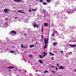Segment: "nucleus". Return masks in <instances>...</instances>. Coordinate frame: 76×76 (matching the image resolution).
<instances>
[{
	"label": "nucleus",
	"mask_w": 76,
	"mask_h": 76,
	"mask_svg": "<svg viewBox=\"0 0 76 76\" xmlns=\"http://www.w3.org/2000/svg\"><path fill=\"white\" fill-rule=\"evenodd\" d=\"M55 34H54V33H53V35H52V37H54V35Z\"/></svg>",
	"instance_id": "27"
},
{
	"label": "nucleus",
	"mask_w": 76,
	"mask_h": 76,
	"mask_svg": "<svg viewBox=\"0 0 76 76\" xmlns=\"http://www.w3.org/2000/svg\"><path fill=\"white\" fill-rule=\"evenodd\" d=\"M74 72H76V69L74 70Z\"/></svg>",
	"instance_id": "39"
},
{
	"label": "nucleus",
	"mask_w": 76,
	"mask_h": 76,
	"mask_svg": "<svg viewBox=\"0 0 76 76\" xmlns=\"http://www.w3.org/2000/svg\"><path fill=\"white\" fill-rule=\"evenodd\" d=\"M10 33H12V34H16V32L14 30H13L11 31Z\"/></svg>",
	"instance_id": "5"
},
{
	"label": "nucleus",
	"mask_w": 76,
	"mask_h": 76,
	"mask_svg": "<svg viewBox=\"0 0 76 76\" xmlns=\"http://www.w3.org/2000/svg\"><path fill=\"white\" fill-rule=\"evenodd\" d=\"M36 10H37V9H32V10L33 12H35V11H36Z\"/></svg>",
	"instance_id": "17"
},
{
	"label": "nucleus",
	"mask_w": 76,
	"mask_h": 76,
	"mask_svg": "<svg viewBox=\"0 0 76 76\" xmlns=\"http://www.w3.org/2000/svg\"><path fill=\"white\" fill-rule=\"evenodd\" d=\"M29 56L30 57H31V58H32V56L31 55H29Z\"/></svg>",
	"instance_id": "23"
},
{
	"label": "nucleus",
	"mask_w": 76,
	"mask_h": 76,
	"mask_svg": "<svg viewBox=\"0 0 76 76\" xmlns=\"http://www.w3.org/2000/svg\"><path fill=\"white\" fill-rule=\"evenodd\" d=\"M10 52L11 53H14V52H13V51H10Z\"/></svg>",
	"instance_id": "28"
},
{
	"label": "nucleus",
	"mask_w": 76,
	"mask_h": 76,
	"mask_svg": "<svg viewBox=\"0 0 76 76\" xmlns=\"http://www.w3.org/2000/svg\"><path fill=\"white\" fill-rule=\"evenodd\" d=\"M21 71V69H20V70H18L19 72H20V71Z\"/></svg>",
	"instance_id": "42"
},
{
	"label": "nucleus",
	"mask_w": 76,
	"mask_h": 76,
	"mask_svg": "<svg viewBox=\"0 0 76 76\" xmlns=\"http://www.w3.org/2000/svg\"><path fill=\"white\" fill-rule=\"evenodd\" d=\"M9 72H11V71L10 70V69H9Z\"/></svg>",
	"instance_id": "40"
},
{
	"label": "nucleus",
	"mask_w": 76,
	"mask_h": 76,
	"mask_svg": "<svg viewBox=\"0 0 76 76\" xmlns=\"http://www.w3.org/2000/svg\"><path fill=\"white\" fill-rule=\"evenodd\" d=\"M48 71L47 70H45L44 71V73H48Z\"/></svg>",
	"instance_id": "21"
},
{
	"label": "nucleus",
	"mask_w": 76,
	"mask_h": 76,
	"mask_svg": "<svg viewBox=\"0 0 76 76\" xmlns=\"http://www.w3.org/2000/svg\"><path fill=\"white\" fill-rule=\"evenodd\" d=\"M42 32H43V28H42Z\"/></svg>",
	"instance_id": "26"
},
{
	"label": "nucleus",
	"mask_w": 76,
	"mask_h": 76,
	"mask_svg": "<svg viewBox=\"0 0 76 76\" xmlns=\"http://www.w3.org/2000/svg\"><path fill=\"white\" fill-rule=\"evenodd\" d=\"M4 11L5 13H8V9L5 8L4 10Z\"/></svg>",
	"instance_id": "3"
},
{
	"label": "nucleus",
	"mask_w": 76,
	"mask_h": 76,
	"mask_svg": "<svg viewBox=\"0 0 76 76\" xmlns=\"http://www.w3.org/2000/svg\"><path fill=\"white\" fill-rule=\"evenodd\" d=\"M49 54H50V55H51V56H54V54H53L51 52H50Z\"/></svg>",
	"instance_id": "14"
},
{
	"label": "nucleus",
	"mask_w": 76,
	"mask_h": 76,
	"mask_svg": "<svg viewBox=\"0 0 76 76\" xmlns=\"http://www.w3.org/2000/svg\"><path fill=\"white\" fill-rule=\"evenodd\" d=\"M52 59V60H54V57H52L51 58Z\"/></svg>",
	"instance_id": "31"
},
{
	"label": "nucleus",
	"mask_w": 76,
	"mask_h": 76,
	"mask_svg": "<svg viewBox=\"0 0 76 76\" xmlns=\"http://www.w3.org/2000/svg\"><path fill=\"white\" fill-rule=\"evenodd\" d=\"M39 56L40 57V58H43V57H42L41 55H39Z\"/></svg>",
	"instance_id": "18"
},
{
	"label": "nucleus",
	"mask_w": 76,
	"mask_h": 76,
	"mask_svg": "<svg viewBox=\"0 0 76 76\" xmlns=\"http://www.w3.org/2000/svg\"><path fill=\"white\" fill-rule=\"evenodd\" d=\"M22 39H23V38L22 37Z\"/></svg>",
	"instance_id": "45"
},
{
	"label": "nucleus",
	"mask_w": 76,
	"mask_h": 76,
	"mask_svg": "<svg viewBox=\"0 0 76 76\" xmlns=\"http://www.w3.org/2000/svg\"><path fill=\"white\" fill-rule=\"evenodd\" d=\"M59 69L60 70H63L64 69V67L62 66H60L59 67Z\"/></svg>",
	"instance_id": "7"
},
{
	"label": "nucleus",
	"mask_w": 76,
	"mask_h": 76,
	"mask_svg": "<svg viewBox=\"0 0 76 76\" xmlns=\"http://www.w3.org/2000/svg\"><path fill=\"white\" fill-rule=\"evenodd\" d=\"M0 42H1V41L0 40Z\"/></svg>",
	"instance_id": "49"
},
{
	"label": "nucleus",
	"mask_w": 76,
	"mask_h": 76,
	"mask_svg": "<svg viewBox=\"0 0 76 76\" xmlns=\"http://www.w3.org/2000/svg\"><path fill=\"white\" fill-rule=\"evenodd\" d=\"M44 41L45 42V44H47V43L48 42V39H46V38H45L44 39Z\"/></svg>",
	"instance_id": "1"
},
{
	"label": "nucleus",
	"mask_w": 76,
	"mask_h": 76,
	"mask_svg": "<svg viewBox=\"0 0 76 76\" xmlns=\"http://www.w3.org/2000/svg\"><path fill=\"white\" fill-rule=\"evenodd\" d=\"M45 44V45L44 46V49H45V48H47V44Z\"/></svg>",
	"instance_id": "15"
},
{
	"label": "nucleus",
	"mask_w": 76,
	"mask_h": 76,
	"mask_svg": "<svg viewBox=\"0 0 76 76\" xmlns=\"http://www.w3.org/2000/svg\"><path fill=\"white\" fill-rule=\"evenodd\" d=\"M53 45L56 46V45H57V43H56V42H54L53 43Z\"/></svg>",
	"instance_id": "12"
},
{
	"label": "nucleus",
	"mask_w": 76,
	"mask_h": 76,
	"mask_svg": "<svg viewBox=\"0 0 76 76\" xmlns=\"http://www.w3.org/2000/svg\"><path fill=\"white\" fill-rule=\"evenodd\" d=\"M34 28H38V24H37V23H35L34 24Z\"/></svg>",
	"instance_id": "4"
},
{
	"label": "nucleus",
	"mask_w": 76,
	"mask_h": 76,
	"mask_svg": "<svg viewBox=\"0 0 76 76\" xmlns=\"http://www.w3.org/2000/svg\"><path fill=\"white\" fill-rule=\"evenodd\" d=\"M18 12H20L21 13H25V12H22V10H18Z\"/></svg>",
	"instance_id": "9"
},
{
	"label": "nucleus",
	"mask_w": 76,
	"mask_h": 76,
	"mask_svg": "<svg viewBox=\"0 0 76 76\" xmlns=\"http://www.w3.org/2000/svg\"><path fill=\"white\" fill-rule=\"evenodd\" d=\"M39 62L40 63H41V64H43V62L41 60H39Z\"/></svg>",
	"instance_id": "13"
},
{
	"label": "nucleus",
	"mask_w": 76,
	"mask_h": 76,
	"mask_svg": "<svg viewBox=\"0 0 76 76\" xmlns=\"http://www.w3.org/2000/svg\"><path fill=\"white\" fill-rule=\"evenodd\" d=\"M36 44H38V43H36Z\"/></svg>",
	"instance_id": "48"
},
{
	"label": "nucleus",
	"mask_w": 76,
	"mask_h": 76,
	"mask_svg": "<svg viewBox=\"0 0 76 76\" xmlns=\"http://www.w3.org/2000/svg\"><path fill=\"white\" fill-rule=\"evenodd\" d=\"M56 71L57 70V67H56Z\"/></svg>",
	"instance_id": "37"
},
{
	"label": "nucleus",
	"mask_w": 76,
	"mask_h": 76,
	"mask_svg": "<svg viewBox=\"0 0 76 76\" xmlns=\"http://www.w3.org/2000/svg\"><path fill=\"white\" fill-rule=\"evenodd\" d=\"M46 1L47 2H48L49 3H50V0H47Z\"/></svg>",
	"instance_id": "25"
},
{
	"label": "nucleus",
	"mask_w": 76,
	"mask_h": 76,
	"mask_svg": "<svg viewBox=\"0 0 76 76\" xmlns=\"http://www.w3.org/2000/svg\"><path fill=\"white\" fill-rule=\"evenodd\" d=\"M48 23H45V24L44 25V26H46V27H47L48 26Z\"/></svg>",
	"instance_id": "11"
},
{
	"label": "nucleus",
	"mask_w": 76,
	"mask_h": 76,
	"mask_svg": "<svg viewBox=\"0 0 76 76\" xmlns=\"http://www.w3.org/2000/svg\"><path fill=\"white\" fill-rule=\"evenodd\" d=\"M8 68H9L10 69H14V67H12V66H10V67H9Z\"/></svg>",
	"instance_id": "16"
},
{
	"label": "nucleus",
	"mask_w": 76,
	"mask_h": 76,
	"mask_svg": "<svg viewBox=\"0 0 76 76\" xmlns=\"http://www.w3.org/2000/svg\"><path fill=\"white\" fill-rule=\"evenodd\" d=\"M24 36H26L27 35V34H24Z\"/></svg>",
	"instance_id": "33"
},
{
	"label": "nucleus",
	"mask_w": 76,
	"mask_h": 76,
	"mask_svg": "<svg viewBox=\"0 0 76 76\" xmlns=\"http://www.w3.org/2000/svg\"><path fill=\"white\" fill-rule=\"evenodd\" d=\"M52 72L53 73H56V72L54 71H52Z\"/></svg>",
	"instance_id": "30"
},
{
	"label": "nucleus",
	"mask_w": 76,
	"mask_h": 76,
	"mask_svg": "<svg viewBox=\"0 0 76 76\" xmlns=\"http://www.w3.org/2000/svg\"><path fill=\"white\" fill-rule=\"evenodd\" d=\"M56 65L57 66V67H59V64H56Z\"/></svg>",
	"instance_id": "29"
},
{
	"label": "nucleus",
	"mask_w": 76,
	"mask_h": 76,
	"mask_svg": "<svg viewBox=\"0 0 76 76\" xmlns=\"http://www.w3.org/2000/svg\"><path fill=\"white\" fill-rule=\"evenodd\" d=\"M14 1L17 3H19L21 1V0H14Z\"/></svg>",
	"instance_id": "6"
},
{
	"label": "nucleus",
	"mask_w": 76,
	"mask_h": 76,
	"mask_svg": "<svg viewBox=\"0 0 76 76\" xmlns=\"http://www.w3.org/2000/svg\"><path fill=\"white\" fill-rule=\"evenodd\" d=\"M43 5H46V4H47V3L46 2H43Z\"/></svg>",
	"instance_id": "19"
},
{
	"label": "nucleus",
	"mask_w": 76,
	"mask_h": 76,
	"mask_svg": "<svg viewBox=\"0 0 76 76\" xmlns=\"http://www.w3.org/2000/svg\"><path fill=\"white\" fill-rule=\"evenodd\" d=\"M13 48H14V49H15V47H13Z\"/></svg>",
	"instance_id": "47"
},
{
	"label": "nucleus",
	"mask_w": 76,
	"mask_h": 76,
	"mask_svg": "<svg viewBox=\"0 0 76 76\" xmlns=\"http://www.w3.org/2000/svg\"><path fill=\"white\" fill-rule=\"evenodd\" d=\"M70 46L72 47H76V45H70Z\"/></svg>",
	"instance_id": "8"
},
{
	"label": "nucleus",
	"mask_w": 76,
	"mask_h": 76,
	"mask_svg": "<svg viewBox=\"0 0 76 76\" xmlns=\"http://www.w3.org/2000/svg\"><path fill=\"white\" fill-rule=\"evenodd\" d=\"M55 32H56V33H57V31H55Z\"/></svg>",
	"instance_id": "44"
},
{
	"label": "nucleus",
	"mask_w": 76,
	"mask_h": 76,
	"mask_svg": "<svg viewBox=\"0 0 76 76\" xmlns=\"http://www.w3.org/2000/svg\"><path fill=\"white\" fill-rule=\"evenodd\" d=\"M40 3H42L43 2V0H39Z\"/></svg>",
	"instance_id": "22"
},
{
	"label": "nucleus",
	"mask_w": 76,
	"mask_h": 76,
	"mask_svg": "<svg viewBox=\"0 0 76 76\" xmlns=\"http://www.w3.org/2000/svg\"><path fill=\"white\" fill-rule=\"evenodd\" d=\"M29 48H32V47H34V45H30L29 46Z\"/></svg>",
	"instance_id": "10"
},
{
	"label": "nucleus",
	"mask_w": 76,
	"mask_h": 76,
	"mask_svg": "<svg viewBox=\"0 0 76 76\" xmlns=\"http://www.w3.org/2000/svg\"><path fill=\"white\" fill-rule=\"evenodd\" d=\"M42 39L44 38V37H43V35L42 34Z\"/></svg>",
	"instance_id": "32"
},
{
	"label": "nucleus",
	"mask_w": 76,
	"mask_h": 76,
	"mask_svg": "<svg viewBox=\"0 0 76 76\" xmlns=\"http://www.w3.org/2000/svg\"><path fill=\"white\" fill-rule=\"evenodd\" d=\"M7 18H5V20H7Z\"/></svg>",
	"instance_id": "43"
},
{
	"label": "nucleus",
	"mask_w": 76,
	"mask_h": 76,
	"mask_svg": "<svg viewBox=\"0 0 76 76\" xmlns=\"http://www.w3.org/2000/svg\"><path fill=\"white\" fill-rule=\"evenodd\" d=\"M21 48H23V44H22L21 45Z\"/></svg>",
	"instance_id": "20"
},
{
	"label": "nucleus",
	"mask_w": 76,
	"mask_h": 76,
	"mask_svg": "<svg viewBox=\"0 0 76 76\" xmlns=\"http://www.w3.org/2000/svg\"><path fill=\"white\" fill-rule=\"evenodd\" d=\"M51 67H52V68H54V66H51Z\"/></svg>",
	"instance_id": "38"
},
{
	"label": "nucleus",
	"mask_w": 76,
	"mask_h": 76,
	"mask_svg": "<svg viewBox=\"0 0 76 76\" xmlns=\"http://www.w3.org/2000/svg\"><path fill=\"white\" fill-rule=\"evenodd\" d=\"M29 12H32V11L31 10H29Z\"/></svg>",
	"instance_id": "35"
},
{
	"label": "nucleus",
	"mask_w": 76,
	"mask_h": 76,
	"mask_svg": "<svg viewBox=\"0 0 76 76\" xmlns=\"http://www.w3.org/2000/svg\"><path fill=\"white\" fill-rule=\"evenodd\" d=\"M18 18L17 17H15V19H17Z\"/></svg>",
	"instance_id": "36"
},
{
	"label": "nucleus",
	"mask_w": 76,
	"mask_h": 76,
	"mask_svg": "<svg viewBox=\"0 0 76 76\" xmlns=\"http://www.w3.org/2000/svg\"><path fill=\"white\" fill-rule=\"evenodd\" d=\"M43 54H44V55H43L42 56V57H45V56H47V53H46L45 52H43Z\"/></svg>",
	"instance_id": "2"
},
{
	"label": "nucleus",
	"mask_w": 76,
	"mask_h": 76,
	"mask_svg": "<svg viewBox=\"0 0 76 76\" xmlns=\"http://www.w3.org/2000/svg\"><path fill=\"white\" fill-rule=\"evenodd\" d=\"M36 1H38V0H36Z\"/></svg>",
	"instance_id": "46"
},
{
	"label": "nucleus",
	"mask_w": 76,
	"mask_h": 76,
	"mask_svg": "<svg viewBox=\"0 0 76 76\" xmlns=\"http://www.w3.org/2000/svg\"><path fill=\"white\" fill-rule=\"evenodd\" d=\"M61 53H62V54L63 53V51H62V50L61 51Z\"/></svg>",
	"instance_id": "34"
},
{
	"label": "nucleus",
	"mask_w": 76,
	"mask_h": 76,
	"mask_svg": "<svg viewBox=\"0 0 76 76\" xmlns=\"http://www.w3.org/2000/svg\"><path fill=\"white\" fill-rule=\"evenodd\" d=\"M6 25H8V23L7 22H5L4 23Z\"/></svg>",
	"instance_id": "24"
},
{
	"label": "nucleus",
	"mask_w": 76,
	"mask_h": 76,
	"mask_svg": "<svg viewBox=\"0 0 76 76\" xmlns=\"http://www.w3.org/2000/svg\"><path fill=\"white\" fill-rule=\"evenodd\" d=\"M43 12H44V13H45V11L43 10Z\"/></svg>",
	"instance_id": "41"
}]
</instances>
